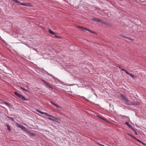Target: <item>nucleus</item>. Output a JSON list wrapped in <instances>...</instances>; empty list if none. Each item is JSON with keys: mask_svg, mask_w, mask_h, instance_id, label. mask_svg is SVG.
Listing matches in <instances>:
<instances>
[{"mask_svg": "<svg viewBox=\"0 0 146 146\" xmlns=\"http://www.w3.org/2000/svg\"><path fill=\"white\" fill-rule=\"evenodd\" d=\"M121 96L122 99L124 100L125 103V104L127 105H130L131 104H133L131 103H130L129 102V100H128L127 98L124 95L121 94Z\"/></svg>", "mask_w": 146, "mask_h": 146, "instance_id": "f257e3e1", "label": "nucleus"}, {"mask_svg": "<svg viewBox=\"0 0 146 146\" xmlns=\"http://www.w3.org/2000/svg\"><path fill=\"white\" fill-rule=\"evenodd\" d=\"M14 94L15 95L17 96V97L20 98L22 99L23 100H28L26 99L25 98V97L23 95H21L19 94L18 93L16 92H15L14 93Z\"/></svg>", "mask_w": 146, "mask_h": 146, "instance_id": "f03ea898", "label": "nucleus"}, {"mask_svg": "<svg viewBox=\"0 0 146 146\" xmlns=\"http://www.w3.org/2000/svg\"><path fill=\"white\" fill-rule=\"evenodd\" d=\"M77 28H79V29H81V30L82 31H84V30H86L87 31H88L90 32L91 33H93V34H95V33H94V31H92L90 30V29H87V28H84L82 27H81L80 26H77Z\"/></svg>", "mask_w": 146, "mask_h": 146, "instance_id": "7ed1b4c3", "label": "nucleus"}, {"mask_svg": "<svg viewBox=\"0 0 146 146\" xmlns=\"http://www.w3.org/2000/svg\"><path fill=\"white\" fill-rule=\"evenodd\" d=\"M17 127H19L21 128L23 130L27 132V129H26V128L24 126H23L22 125H21L18 123L17 124Z\"/></svg>", "mask_w": 146, "mask_h": 146, "instance_id": "20e7f679", "label": "nucleus"}, {"mask_svg": "<svg viewBox=\"0 0 146 146\" xmlns=\"http://www.w3.org/2000/svg\"><path fill=\"white\" fill-rule=\"evenodd\" d=\"M50 115L52 116L51 117H51L52 118H51L50 117H49L48 118V119L49 120H51L52 121H55V119H56V120L58 119V118H55L53 116L51 115H50Z\"/></svg>", "mask_w": 146, "mask_h": 146, "instance_id": "39448f33", "label": "nucleus"}, {"mask_svg": "<svg viewBox=\"0 0 146 146\" xmlns=\"http://www.w3.org/2000/svg\"><path fill=\"white\" fill-rule=\"evenodd\" d=\"M21 5L25 6H31V4L29 3H21L20 2V3H19Z\"/></svg>", "mask_w": 146, "mask_h": 146, "instance_id": "423d86ee", "label": "nucleus"}, {"mask_svg": "<svg viewBox=\"0 0 146 146\" xmlns=\"http://www.w3.org/2000/svg\"><path fill=\"white\" fill-rule=\"evenodd\" d=\"M42 81L44 82V84L46 85V86H47L48 87V88H50L52 89H53V88L48 83H47L45 81L43 80H42Z\"/></svg>", "mask_w": 146, "mask_h": 146, "instance_id": "0eeeda50", "label": "nucleus"}, {"mask_svg": "<svg viewBox=\"0 0 146 146\" xmlns=\"http://www.w3.org/2000/svg\"><path fill=\"white\" fill-rule=\"evenodd\" d=\"M123 37L124 38H126L127 39H128L131 40V41H133V39L132 38H131L129 37L126 36H125L123 35Z\"/></svg>", "mask_w": 146, "mask_h": 146, "instance_id": "6e6552de", "label": "nucleus"}, {"mask_svg": "<svg viewBox=\"0 0 146 146\" xmlns=\"http://www.w3.org/2000/svg\"><path fill=\"white\" fill-rule=\"evenodd\" d=\"M126 74L129 75L131 77L133 78H134L135 76H134L130 73H129V72H126Z\"/></svg>", "mask_w": 146, "mask_h": 146, "instance_id": "1a4fd4ad", "label": "nucleus"}, {"mask_svg": "<svg viewBox=\"0 0 146 146\" xmlns=\"http://www.w3.org/2000/svg\"><path fill=\"white\" fill-rule=\"evenodd\" d=\"M48 32L50 34H51L52 35H55V33L54 32L52 31L51 29H49L48 30Z\"/></svg>", "mask_w": 146, "mask_h": 146, "instance_id": "9d476101", "label": "nucleus"}, {"mask_svg": "<svg viewBox=\"0 0 146 146\" xmlns=\"http://www.w3.org/2000/svg\"><path fill=\"white\" fill-rule=\"evenodd\" d=\"M96 22H100L101 23H104L103 21L100 19H97L96 20Z\"/></svg>", "mask_w": 146, "mask_h": 146, "instance_id": "9b49d317", "label": "nucleus"}, {"mask_svg": "<svg viewBox=\"0 0 146 146\" xmlns=\"http://www.w3.org/2000/svg\"><path fill=\"white\" fill-rule=\"evenodd\" d=\"M125 124L127 125L129 127H130L131 129H132L133 130H134V129L132 127H131V126L129 124L128 122H125Z\"/></svg>", "mask_w": 146, "mask_h": 146, "instance_id": "f8f14e48", "label": "nucleus"}, {"mask_svg": "<svg viewBox=\"0 0 146 146\" xmlns=\"http://www.w3.org/2000/svg\"><path fill=\"white\" fill-rule=\"evenodd\" d=\"M41 114H45V115L48 116H49V117H51L52 116H50V114H49L47 113H45V112H42L41 113Z\"/></svg>", "mask_w": 146, "mask_h": 146, "instance_id": "ddd939ff", "label": "nucleus"}, {"mask_svg": "<svg viewBox=\"0 0 146 146\" xmlns=\"http://www.w3.org/2000/svg\"><path fill=\"white\" fill-rule=\"evenodd\" d=\"M51 103L53 104V105H54L55 106L57 107H58V108H61V107L59 106H58V105H57V104H54V103H53V102H51Z\"/></svg>", "mask_w": 146, "mask_h": 146, "instance_id": "4468645a", "label": "nucleus"}, {"mask_svg": "<svg viewBox=\"0 0 146 146\" xmlns=\"http://www.w3.org/2000/svg\"><path fill=\"white\" fill-rule=\"evenodd\" d=\"M7 126L8 128V129L9 131H11V129L10 128V126L9 125V124H7Z\"/></svg>", "mask_w": 146, "mask_h": 146, "instance_id": "2eb2a0df", "label": "nucleus"}, {"mask_svg": "<svg viewBox=\"0 0 146 146\" xmlns=\"http://www.w3.org/2000/svg\"><path fill=\"white\" fill-rule=\"evenodd\" d=\"M3 103L5 104L6 105H7L8 106H9V107H10L11 106V104L8 103L4 102H3Z\"/></svg>", "mask_w": 146, "mask_h": 146, "instance_id": "dca6fc26", "label": "nucleus"}, {"mask_svg": "<svg viewBox=\"0 0 146 146\" xmlns=\"http://www.w3.org/2000/svg\"><path fill=\"white\" fill-rule=\"evenodd\" d=\"M12 1H13L17 3H20V2L18 1V0H11Z\"/></svg>", "mask_w": 146, "mask_h": 146, "instance_id": "f3484780", "label": "nucleus"}, {"mask_svg": "<svg viewBox=\"0 0 146 146\" xmlns=\"http://www.w3.org/2000/svg\"><path fill=\"white\" fill-rule=\"evenodd\" d=\"M20 88H21V89H22V90H24V91H27V89H25L24 88H23V87H20Z\"/></svg>", "mask_w": 146, "mask_h": 146, "instance_id": "a211bd4d", "label": "nucleus"}, {"mask_svg": "<svg viewBox=\"0 0 146 146\" xmlns=\"http://www.w3.org/2000/svg\"><path fill=\"white\" fill-rule=\"evenodd\" d=\"M55 37H56V38H60V36H57V35H55Z\"/></svg>", "mask_w": 146, "mask_h": 146, "instance_id": "6ab92c4d", "label": "nucleus"}, {"mask_svg": "<svg viewBox=\"0 0 146 146\" xmlns=\"http://www.w3.org/2000/svg\"><path fill=\"white\" fill-rule=\"evenodd\" d=\"M121 70H123V71H124L125 72V73H126V72H127V71H126V70H125V69H123V68H122L121 69Z\"/></svg>", "mask_w": 146, "mask_h": 146, "instance_id": "aec40b11", "label": "nucleus"}, {"mask_svg": "<svg viewBox=\"0 0 146 146\" xmlns=\"http://www.w3.org/2000/svg\"><path fill=\"white\" fill-rule=\"evenodd\" d=\"M132 138H133V139H135L137 140V139L135 137H134L133 136H132Z\"/></svg>", "mask_w": 146, "mask_h": 146, "instance_id": "412c9836", "label": "nucleus"}, {"mask_svg": "<svg viewBox=\"0 0 146 146\" xmlns=\"http://www.w3.org/2000/svg\"><path fill=\"white\" fill-rule=\"evenodd\" d=\"M93 20L94 21H95L96 22V20L97 19H96L95 18H93Z\"/></svg>", "mask_w": 146, "mask_h": 146, "instance_id": "4be33fe9", "label": "nucleus"}, {"mask_svg": "<svg viewBox=\"0 0 146 146\" xmlns=\"http://www.w3.org/2000/svg\"><path fill=\"white\" fill-rule=\"evenodd\" d=\"M137 141H139V142H140L143 144V143L140 140H138V139H137Z\"/></svg>", "mask_w": 146, "mask_h": 146, "instance_id": "5701e85b", "label": "nucleus"}, {"mask_svg": "<svg viewBox=\"0 0 146 146\" xmlns=\"http://www.w3.org/2000/svg\"><path fill=\"white\" fill-rule=\"evenodd\" d=\"M37 111L39 113H41V112H42V111H39V110H37Z\"/></svg>", "mask_w": 146, "mask_h": 146, "instance_id": "b1692460", "label": "nucleus"}, {"mask_svg": "<svg viewBox=\"0 0 146 146\" xmlns=\"http://www.w3.org/2000/svg\"><path fill=\"white\" fill-rule=\"evenodd\" d=\"M119 36H121V37H123V35H119Z\"/></svg>", "mask_w": 146, "mask_h": 146, "instance_id": "393cba45", "label": "nucleus"}, {"mask_svg": "<svg viewBox=\"0 0 146 146\" xmlns=\"http://www.w3.org/2000/svg\"><path fill=\"white\" fill-rule=\"evenodd\" d=\"M13 121H14V119L12 117H9Z\"/></svg>", "mask_w": 146, "mask_h": 146, "instance_id": "a878e982", "label": "nucleus"}, {"mask_svg": "<svg viewBox=\"0 0 146 146\" xmlns=\"http://www.w3.org/2000/svg\"><path fill=\"white\" fill-rule=\"evenodd\" d=\"M100 117V118H101V119H103V120H105V119L104 118H102V117Z\"/></svg>", "mask_w": 146, "mask_h": 146, "instance_id": "bb28decb", "label": "nucleus"}, {"mask_svg": "<svg viewBox=\"0 0 146 146\" xmlns=\"http://www.w3.org/2000/svg\"><path fill=\"white\" fill-rule=\"evenodd\" d=\"M139 103H137V104H136V105H139Z\"/></svg>", "mask_w": 146, "mask_h": 146, "instance_id": "cd10ccee", "label": "nucleus"}, {"mask_svg": "<svg viewBox=\"0 0 146 146\" xmlns=\"http://www.w3.org/2000/svg\"><path fill=\"white\" fill-rule=\"evenodd\" d=\"M31 135H33V136L35 135L34 134H32Z\"/></svg>", "mask_w": 146, "mask_h": 146, "instance_id": "c85d7f7f", "label": "nucleus"}]
</instances>
